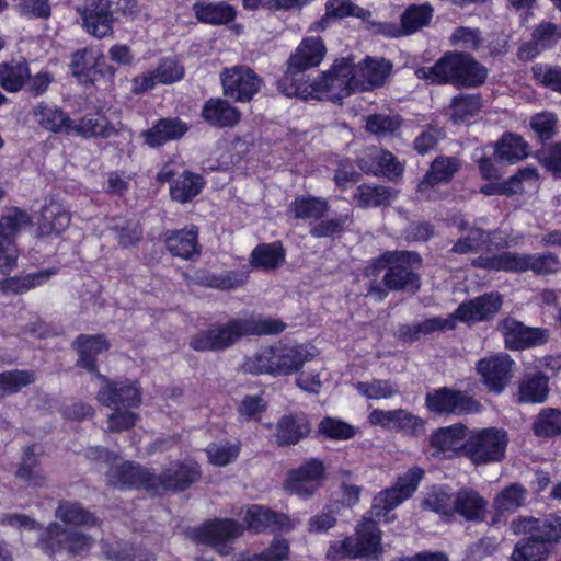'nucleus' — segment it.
I'll list each match as a JSON object with an SVG mask.
<instances>
[{"label": "nucleus", "mask_w": 561, "mask_h": 561, "mask_svg": "<svg viewBox=\"0 0 561 561\" xmlns=\"http://www.w3.org/2000/svg\"><path fill=\"white\" fill-rule=\"evenodd\" d=\"M423 476L424 470L414 467L399 477L394 486L379 492L374 497L369 512L370 518L358 525L354 536L341 541H332L327 551L328 559L336 561L344 558L355 559L378 553L380 551L381 531L377 522L373 518L378 520L385 518L391 510L411 497Z\"/></svg>", "instance_id": "obj_1"}, {"label": "nucleus", "mask_w": 561, "mask_h": 561, "mask_svg": "<svg viewBox=\"0 0 561 561\" xmlns=\"http://www.w3.org/2000/svg\"><path fill=\"white\" fill-rule=\"evenodd\" d=\"M416 78L432 84H454L458 87H478L488 77V69L466 53H448L432 67H420Z\"/></svg>", "instance_id": "obj_2"}, {"label": "nucleus", "mask_w": 561, "mask_h": 561, "mask_svg": "<svg viewBox=\"0 0 561 561\" xmlns=\"http://www.w3.org/2000/svg\"><path fill=\"white\" fill-rule=\"evenodd\" d=\"M325 53L327 48L321 37L304 38L287 61V69L277 83L278 90L286 96H305V72L319 66Z\"/></svg>", "instance_id": "obj_3"}, {"label": "nucleus", "mask_w": 561, "mask_h": 561, "mask_svg": "<svg viewBox=\"0 0 561 561\" xmlns=\"http://www.w3.org/2000/svg\"><path fill=\"white\" fill-rule=\"evenodd\" d=\"M379 263L387 266L382 282L389 290L412 293L419 290L421 279L417 271L422 259L416 252L388 251L381 255Z\"/></svg>", "instance_id": "obj_4"}, {"label": "nucleus", "mask_w": 561, "mask_h": 561, "mask_svg": "<svg viewBox=\"0 0 561 561\" xmlns=\"http://www.w3.org/2000/svg\"><path fill=\"white\" fill-rule=\"evenodd\" d=\"M507 432L488 427L472 431L466 439L465 454L477 466L500 462L505 457Z\"/></svg>", "instance_id": "obj_5"}, {"label": "nucleus", "mask_w": 561, "mask_h": 561, "mask_svg": "<svg viewBox=\"0 0 561 561\" xmlns=\"http://www.w3.org/2000/svg\"><path fill=\"white\" fill-rule=\"evenodd\" d=\"M32 225L31 215L19 207L7 208L0 218V272L10 273L16 265L19 251L15 237Z\"/></svg>", "instance_id": "obj_6"}, {"label": "nucleus", "mask_w": 561, "mask_h": 561, "mask_svg": "<svg viewBox=\"0 0 561 561\" xmlns=\"http://www.w3.org/2000/svg\"><path fill=\"white\" fill-rule=\"evenodd\" d=\"M312 91L327 93L333 102H340L351 93L357 92L353 84L352 58L336 59L331 69L312 83Z\"/></svg>", "instance_id": "obj_7"}, {"label": "nucleus", "mask_w": 561, "mask_h": 561, "mask_svg": "<svg viewBox=\"0 0 561 561\" xmlns=\"http://www.w3.org/2000/svg\"><path fill=\"white\" fill-rule=\"evenodd\" d=\"M93 539L77 530L67 529L58 523H50L39 538L41 548L48 554L66 550L78 554L91 548Z\"/></svg>", "instance_id": "obj_8"}, {"label": "nucleus", "mask_w": 561, "mask_h": 561, "mask_svg": "<svg viewBox=\"0 0 561 561\" xmlns=\"http://www.w3.org/2000/svg\"><path fill=\"white\" fill-rule=\"evenodd\" d=\"M325 479L327 470L323 461L312 458L288 472L285 488L299 497L308 499L318 492Z\"/></svg>", "instance_id": "obj_9"}, {"label": "nucleus", "mask_w": 561, "mask_h": 561, "mask_svg": "<svg viewBox=\"0 0 561 561\" xmlns=\"http://www.w3.org/2000/svg\"><path fill=\"white\" fill-rule=\"evenodd\" d=\"M425 407L436 414H471L481 410V404L460 390L447 387L426 393Z\"/></svg>", "instance_id": "obj_10"}, {"label": "nucleus", "mask_w": 561, "mask_h": 561, "mask_svg": "<svg viewBox=\"0 0 561 561\" xmlns=\"http://www.w3.org/2000/svg\"><path fill=\"white\" fill-rule=\"evenodd\" d=\"M224 94L238 102H249L256 94L263 80L249 67L234 66L225 69L221 75Z\"/></svg>", "instance_id": "obj_11"}, {"label": "nucleus", "mask_w": 561, "mask_h": 561, "mask_svg": "<svg viewBox=\"0 0 561 561\" xmlns=\"http://www.w3.org/2000/svg\"><path fill=\"white\" fill-rule=\"evenodd\" d=\"M85 32L96 38L112 36L114 33V14L111 0H84L77 8Z\"/></svg>", "instance_id": "obj_12"}, {"label": "nucleus", "mask_w": 561, "mask_h": 561, "mask_svg": "<svg viewBox=\"0 0 561 561\" xmlns=\"http://www.w3.org/2000/svg\"><path fill=\"white\" fill-rule=\"evenodd\" d=\"M96 377L103 381L98 392V401L111 409H134L141 403V392L137 381H112L101 374Z\"/></svg>", "instance_id": "obj_13"}, {"label": "nucleus", "mask_w": 561, "mask_h": 561, "mask_svg": "<svg viewBox=\"0 0 561 561\" xmlns=\"http://www.w3.org/2000/svg\"><path fill=\"white\" fill-rule=\"evenodd\" d=\"M243 337L239 319H232L225 324L211 325L209 329L195 334L190 346L199 352L222 351Z\"/></svg>", "instance_id": "obj_14"}, {"label": "nucleus", "mask_w": 561, "mask_h": 561, "mask_svg": "<svg viewBox=\"0 0 561 561\" xmlns=\"http://www.w3.org/2000/svg\"><path fill=\"white\" fill-rule=\"evenodd\" d=\"M514 365L515 362L508 354L497 353L481 358L476 368L486 388L499 394L511 381Z\"/></svg>", "instance_id": "obj_15"}, {"label": "nucleus", "mask_w": 561, "mask_h": 561, "mask_svg": "<svg viewBox=\"0 0 561 561\" xmlns=\"http://www.w3.org/2000/svg\"><path fill=\"white\" fill-rule=\"evenodd\" d=\"M243 529L244 528L233 519H215L195 529L194 538L199 542L216 548L220 554L225 556L230 552L228 541L240 537Z\"/></svg>", "instance_id": "obj_16"}, {"label": "nucleus", "mask_w": 561, "mask_h": 561, "mask_svg": "<svg viewBox=\"0 0 561 561\" xmlns=\"http://www.w3.org/2000/svg\"><path fill=\"white\" fill-rule=\"evenodd\" d=\"M497 328L502 332L505 347L508 350L535 347L545 344L548 340L547 330L526 327L513 318L503 319Z\"/></svg>", "instance_id": "obj_17"}, {"label": "nucleus", "mask_w": 561, "mask_h": 561, "mask_svg": "<svg viewBox=\"0 0 561 561\" xmlns=\"http://www.w3.org/2000/svg\"><path fill=\"white\" fill-rule=\"evenodd\" d=\"M502 304L503 299L499 293H488L460 304L454 312V318L466 323L490 321L499 312Z\"/></svg>", "instance_id": "obj_18"}, {"label": "nucleus", "mask_w": 561, "mask_h": 561, "mask_svg": "<svg viewBox=\"0 0 561 561\" xmlns=\"http://www.w3.org/2000/svg\"><path fill=\"white\" fill-rule=\"evenodd\" d=\"M391 69V62L383 58L367 57L357 65L352 59L353 84L357 91H370L385 83Z\"/></svg>", "instance_id": "obj_19"}, {"label": "nucleus", "mask_w": 561, "mask_h": 561, "mask_svg": "<svg viewBox=\"0 0 561 561\" xmlns=\"http://www.w3.org/2000/svg\"><path fill=\"white\" fill-rule=\"evenodd\" d=\"M461 162L456 157L439 156L431 163L424 178L417 185V193L422 198L434 199V187L442 183H448L459 171Z\"/></svg>", "instance_id": "obj_20"}, {"label": "nucleus", "mask_w": 561, "mask_h": 561, "mask_svg": "<svg viewBox=\"0 0 561 561\" xmlns=\"http://www.w3.org/2000/svg\"><path fill=\"white\" fill-rule=\"evenodd\" d=\"M511 529L515 535H526L527 531H535L537 537L551 545L561 540V516L552 514L541 518L518 516L512 520Z\"/></svg>", "instance_id": "obj_21"}, {"label": "nucleus", "mask_w": 561, "mask_h": 561, "mask_svg": "<svg viewBox=\"0 0 561 561\" xmlns=\"http://www.w3.org/2000/svg\"><path fill=\"white\" fill-rule=\"evenodd\" d=\"M152 473L130 461L112 463L106 472V482L117 489L144 488L152 490Z\"/></svg>", "instance_id": "obj_22"}, {"label": "nucleus", "mask_w": 561, "mask_h": 561, "mask_svg": "<svg viewBox=\"0 0 561 561\" xmlns=\"http://www.w3.org/2000/svg\"><path fill=\"white\" fill-rule=\"evenodd\" d=\"M199 470L195 463L176 462L172 463L160 476L152 474V490L163 488L164 490L182 491L191 486L198 478Z\"/></svg>", "instance_id": "obj_23"}, {"label": "nucleus", "mask_w": 561, "mask_h": 561, "mask_svg": "<svg viewBox=\"0 0 561 561\" xmlns=\"http://www.w3.org/2000/svg\"><path fill=\"white\" fill-rule=\"evenodd\" d=\"M531 272L536 276L554 275L561 272V262L552 252H513V273Z\"/></svg>", "instance_id": "obj_24"}, {"label": "nucleus", "mask_w": 561, "mask_h": 561, "mask_svg": "<svg viewBox=\"0 0 561 561\" xmlns=\"http://www.w3.org/2000/svg\"><path fill=\"white\" fill-rule=\"evenodd\" d=\"M311 433V423L304 413L284 414L275 425V439L278 446H293Z\"/></svg>", "instance_id": "obj_25"}, {"label": "nucleus", "mask_w": 561, "mask_h": 561, "mask_svg": "<svg viewBox=\"0 0 561 561\" xmlns=\"http://www.w3.org/2000/svg\"><path fill=\"white\" fill-rule=\"evenodd\" d=\"M358 167L365 173L374 175L397 176L403 171V167L397 161L396 157L387 150L376 147L369 148L358 159Z\"/></svg>", "instance_id": "obj_26"}, {"label": "nucleus", "mask_w": 561, "mask_h": 561, "mask_svg": "<svg viewBox=\"0 0 561 561\" xmlns=\"http://www.w3.org/2000/svg\"><path fill=\"white\" fill-rule=\"evenodd\" d=\"M468 436L467 427L461 423H456L436 430L430 436V445L435 448L437 453L451 457L460 450L465 451Z\"/></svg>", "instance_id": "obj_27"}, {"label": "nucleus", "mask_w": 561, "mask_h": 561, "mask_svg": "<svg viewBox=\"0 0 561 561\" xmlns=\"http://www.w3.org/2000/svg\"><path fill=\"white\" fill-rule=\"evenodd\" d=\"M164 242L173 256L184 260H192L201 252L198 228L194 225L185 229L167 231Z\"/></svg>", "instance_id": "obj_28"}, {"label": "nucleus", "mask_w": 561, "mask_h": 561, "mask_svg": "<svg viewBox=\"0 0 561 561\" xmlns=\"http://www.w3.org/2000/svg\"><path fill=\"white\" fill-rule=\"evenodd\" d=\"M275 375H291L310 359L311 354L304 345H273Z\"/></svg>", "instance_id": "obj_29"}, {"label": "nucleus", "mask_w": 561, "mask_h": 561, "mask_svg": "<svg viewBox=\"0 0 561 561\" xmlns=\"http://www.w3.org/2000/svg\"><path fill=\"white\" fill-rule=\"evenodd\" d=\"M454 514L468 522H481L485 517L488 501L474 489L461 488L454 493Z\"/></svg>", "instance_id": "obj_30"}, {"label": "nucleus", "mask_w": 561, "mask_h": 561, "mask_svg": "<svg viewBox=\"0 0 561 561\" xmlns=\"http://www.w3.org/2000/svg\"><path fill=\"white\" fill-rule=\"evenodd\" d=\"M244 522L249 529L255 531H262L271 527L289 531L296 527L287 515L275 513L260 505H252L247 508Z\"/></svg>", "instance_id": "obj_31"}, {"label": "nucleus", "mask_w": 561, "mask_h": 561, "mask_svg": "<svg viewBox=\"0 0 561 561\" xmlns=\"http://www.w3.org/2000/svg\"><path fill=\"white\" fill-rule=\"evenodd\" d=\"M68 128L69 135H76L82 138H110L117 133L107 117L100 113L87 114L78 122L71 119Z\"/></svg>", "instance_id": "obj_32"}, {"label": "nucleus", "mask_w": 561, "mask_h": 561, "mask_svg": "<svg viewBox=\"0 0 561 561\" xmlns=\"http://www.w3.org/2000/svg\"><path fill=\"white\" fill-rule=\"evenodd\" d=\"M202 117L215 127H233L239 123L241 113L228 101L216 98L205 102Z\"/></svg>", "instance_id": "obj_33"}, {"label": "nucleus", "mask_w": 561, "mask_h": 561, "mask_svg": "<svg viewBox=\"0 0 561 561\" xmlns=\"http://www.w3.org/2000/svg\"><path fill=\"white\" fill-rule=\"evenodd\" d=\"M187 129L186 124L179 118H162L150 129L142 131L141 136L148 146L154 148L181 138Z\"/></svg>", "instance_id": "obj_34"}, {"label": "nucleus", "mask_w": 561, "mask_h": 561, "mask_svg": "<svg viewBox=\"0 0 561 561\" xmlns=\"http://www.w3.org/2000/svg\"><path fill=\"white\" fill-rule=\"evenodd\" d=\"M79 353L78 365L89 373H96V356L106 352L108 342L103 335L80 334L75 341Z\"/></svg>", "instance_id": "obj_35"}, {"label": "nucleus", "mask_w": 561, "mask_h": 561, "mask_svg": "<svg viewBox=\"0 0 561 561\" xmlns=\"http://www.w3.org/2000/svg\"><path fill=\"white\" fill-rule=\"evenodd\" d=\"M70 225V214L60 204L50 202L43 206L38 219L41 236L59 234Z\"/></svg>", "instance_id": "obj_36"}, {"label": "nucleus", "mask_w": 561, "mask_h": 561, "mask_svg": "<svg viewBox=\"0 0 561 561\" xmlns=\"http://www.w3.org/2000/svg\"><path fill=\"white\" fill-rule=\"evenodd\" d=\"M549 394V378L542 373L527 374L518 385L520 403H543Z\"/></svg>", "instance_id": "obj_37"}, {"label": "nucleus", "mask_w": 561, "mask_h": 561, "mask_svg": "<svg viewBox=\"0 0 561 561\" xmlns=\"http://www.w3.org/2000/svg\"><path fill=\"white\" fill-rule=\"evenodd\" d=\"M195 18L206 24H227L234 20L236 9L226 1L207 2L201 1L193 5Z\"/></svg>", "instance_id": "obj_38"}, {"label": "nucleus", "mask_w": 561, "mask_h": 561, "mask_svg": "<svg viewBox=\"0 0 561 561\" xmlns=\"http://www.w3.org/2000/svg\"><path fill=\"white\" fill-rule=\"evenodd\" d=\"M434 14V9L430 3L411 4L400 16L401 31H393V35H412L423 27L427 26Z\"/></svg>", "instance_id": "obj_39"}, {"label": "nucleus", "mask_w": 561, "mask_h": 561, "mask_svg": "<svg viewBox=\"0 0 561 561\" xmlns=\"http://www.w3.org/2000/svg\"><path fill=\"white\" fill-rule=\"evenodd\" d=\"M33 116L43 128L69 135L68 125H70L71 118L61 108L39 103L34 107Z\"/></svg>", "instance_id": "obj_40"}, {"label": "nucleus", "mask_w": 561, "mask_h": 561, "mask_svg": "<svg viewBox=\"0 0 561 561\" xmlns=\"http://www.w3.org/2000/svg\"><path fill=\"white\" fill-rule=\"evenodd\" d=\"M529 537L516 543L512 554L513 561H545L550 552V545L536 536L535 531H527Z\"/></svg>", "instance_id": "obj_41"}, {"label": "nucleus", "mask_w": 561, "mask_h": 561, "mask_svg": "<svg viewBox=\"0 0 561 561\" xmlns=\"http://www.w3.org/2000/svg\"><path fill=\"white\" fill-rule=\"evenodd\" d=\"M55 515L67 525L84 527L99 525L98 517L78 502L61 501L56 508Z\"/></svg>", "instance_id": "obj_42"}, {"label": "nucleus", "mask_w": 561, "mask_h": 561, "mask_svg": "<svg viewBox=\"0 0 561 561\" xmlns=\"http://www.w3.org/2000/svg\"><path fill=\"white\" fill-rule=\"evenodd\" d=\"M204 187L203 179L193 172L184 171L170 184V195L173 201L187 203L197 196Z\"/></svg>", "instance_id": "obj_43"}, {"label": "nucleus", "mask_w": 561, "mask_h": 561, "mask_svg": "<svg viewBox=\"0 0 561 561\" xmlns=\"http://www.w3.org/2000/svg\"><path fill=\"white\" fill-rule=\"evenodd\" d=\"M397 196V193L388 186L383 185H359L355 193L354 199L362 208L380 207L390 204Z\"/></svg>", "instance_id": "obj_44"}, {"label": "nucleus", "mask_w": 561, "mask_h": 561, "mask_svg": "<svg viewBox=\"0 0 561 561\" xmlns=\"http://www.w3.org/2000/svg\"><path fill=\"white\" fill-rule=\"evenodd\" d=\"M494 156L499 161L515 163L528 156V145L519 135L508 133L496 142Z\"/></svg>", "instance_id": "obj_45"}, {"label": "nucleus", "mask_w": 561, "mask_h": 561, "mask_svg": "<svg viewBox=\"0 0 561 561\" xmlns=\"http://www.w3.org/2000/svg\"><path fill=\"white\" fill-rule=\"evenodd\" d=\"M538 178L537 170L535 168H525L519 170L516 174L512 175L507 181L503 183H491L483 185L480 191L484 195H513L523 191V181L536 182Z\"/></svg>", "instance_id": "obj_46"}, {"label": "nucleus", "mask_w": 561, "mask_h": 561, "mask_svg": "<svg viewBox=\"0 0 561 561\" xmlns=\"http://www.w3.org/2000/svg\"><path fill=\"white\" fill-rule=\"evenodd\" d=\"M285 260V250L280 242L263 243L253 249L251 265L259 270H275Z\"/></svg>", "instance_id": "obj_47"}, {"label": "nucleus", "mask_w": 561, "mask_h": 561, "mask_svg": "<svg viewBox=\"0 0 561 561\" xmlns=\"http://www.w3.org/2000/svg\"><path fill=\"white\" fill-rule=\"evenodd\" d=\"M30 78L28 65L25 60H11L0 64V85L8 92L21 90Z\"/></svg>", "instance_id": "obj_48"}, {"label": "nucleus", "mask_w": 561, "mask_h": 561, "mask_svg": "<svg viewBox=\"0 0 561 561\" xmlns=\"http://www.w3.org/2000/svg\"><path fill=\"white\" fill-rule=\"evenodd\" d=\"M239 320L243 337L250 335H275L286 329V324L280 319L271 317L252 314Z\"/></svg>", "instance_id": "obj_49"}, {"label": "nucleus", "mask_w": 561, "mask_h": 561, "mask_svg": "<svg viewBox=\"0 0 561 561\" xmlns=\"http://www.w3.org/2000/svg\"><path fill=\"white\" fill-rule=\"evenodd\" d=\"M329 209L330 206L327 199L314 196L297 197L289 207L295 218L305 220H319L324 217Z\"/></svg>", "instance_id": "obj_50"}, {"label": "nucleus", "mask_w": 561, "mask_h": 561, "mask_svg": "<svg viewBox=\"0 0 561 561\" xmlns=\"http://www.w3.org/2000/svg\"><path fill=\"white\" fill-rule=\"evenodd\" d=\"M528 492L519 483H512L504 488L494 499L493 505L496 512H515L526 504Z\"/></svg>", "instance_id": "obj_51"}, {"label": "nucleus", "mask_w": 561, "mask_h": 561, "mask_svg": "<svg viewBox=\"0 0 561 561\" xmlns=\"http://www.w3.org/2000/svg\"><path fill=\"white\" fill-rule=\"evenodd\" d=\"M353 222V214L351 209L339 214L332 218L319 220L310 227V234L314 238H327L335 234H341Z\"/></svg>", "instance_id": "obj_52"}, {"label": "nucleus", "mask_w": 561, "mask_h": 561, "mask_svg": "<svg viewBox=\"0 0 561 561\" xmlns=\"http://www.w3.org/2000/svg\"><path fill=\"white\" fill-rule=\"evenodd\" d=\"M533 431L539 437L561 435V409L545 408L536 416Z\"/></svg>", "instance_id": "obj_53"}, {"label": "nucleus", "mask_w": 561, "mask_h": 561, "mask_svg": "<svg viewBox=\"0 0 561 561\" xmlns=\"http://www.w3.org/2000/svg\"><path fill=\"white\" fill-rule=\"evenodd\" d=\"M247 276L236 271H227L218 274L204 273L197 276V283L202 286L219 290H231L241 286Z\"/></svg>", "instance_id": "obj_54"}, {"label": "nucleus", "mask_w": 561, "mask_h": 561, "mask_svg": "<svg viewBox=\"0 0 561 561\" xmlns=\"http://www.w3.org/2000/svg\"><path fill=\"white\" fill-rule=\"evenodd\" d=\"M481 108V98L478 94H460L450 103V119L460 124L474 116Z\"/></svg>", "instance_id": "obj_55"}, {"label": "nucleus", "mask_w": 561, "mask_h": 561, "mask_svg": "<svg viewBox=\"0 0 561 561\" xmlns=\"http://www.w3.org/2000/svg\"><path fill=\"white\" fill-rule=\"evenodd\" d=\"M422 506L444 517L454 515V494L444 488H433L425 495Z\"/></svg>", "instance_id": "obj_56"}, {"label": "nucleus", "mask_w": 561, "mask_h": 561, "mask_svg": "<svg viewBox=\"0 0 561 561\" xmlns=\"http://www.w3.org/2000/svg\"><path fill=\"white\" fill-rule=\"evenodd\" d=\"M366 130L377 137L392 135L401 126V117L394 113L371 114L365 117Z\"/></svg>", "instance_id": "obj_57"}, {"label": "nucleus", "mask_w": 561, "mask_h": 561, "mask_svg": "<svg viewBox=\"0 0 561 561\" xmlns=\"http://www.w3.org/2000/svg\"><path fill=\"white\" fill-rule=\"evenodd\" d=\"M273 346L264 347L247 357L242 364V370L247 374L275 375Z\"/></svg>", "instance_id": "obj_58"}, {"label": "nucleus", "mask_w": 561, "mask_h": 561, "mask_svg": "<svg viewBox=\"0 0 561 561\" xmlns=\"http://www.w3.org/2000/svg\"><path fill=\"white\" fill-rule=\"evenodd\" d=\"M35 381L34 373L30 370H10L0 374V398L19 392L22 388Z\"/></svg>", "instance_id": "obj_59"}, {"label": "nucleus", "mask_w": 561, "mask_h": 561, "mask_svg": "<svg viewBox=\"0 0 561 561\" xmlns=\"http://www.w3.org/2000/svg\"><path fill=\"white\" fill-rule=\"evenodd\" d=\"M339 512L340 503H329L322 511L308 519L307 530L312 534L327 533L336 525Z\"/></svg>", "instance_id": "obj_60"}, {"label": "nucleus", "mask_w": 561, "mask_h": 561, "mask_svg": "<svg viewBox=\"0 0 561 561\" xmlns=\"http://www.w3.org/2000/svg\"><path fill=\"white\" fill-rule=\"evenodd\" d=\"M355 427L335 417H324L318 426V434L329 439L347 440L355 436Z\"/></svg>", "instance_id": "obj_61"}, {"label": "nucleus", "mask_w": 561, "mask_h": 561, "mask_svg": "<svg viewBox=\"0 0 561 561\" xmlns=\"http://www.w3.org/2000/svg\"><path fill=\"white\" fill-rule=\"evenodd\" d=\"M357 391L367 399H388L399 393L396 383L390 380L373 379L371 381L356 383Z\"/></svg>", "instance_id": "obj_62"}, {"label": "nucleus", "mask_w": 561, "mask_h": 561, "mask_svg": "<svg viewBox=\"0 0 561 561\" xmlns=\"http://www.w3.org/2000/svg\"><path fill=\"white\" fill-rule=\"evenodd\" d=\"M325 14L336 19L355 16L368 20L371 16L370 11L354 4L351 0H329L325 3Z\"/></svg>", "instance_id": "obj_63"}, {"label": "nucleus", "mask_w": 561, "mask_h": 561, "mask_svg": "<svg viewBox=\"0 0 561 561\" xmlns=\"http://www.w3.org/2000/svg\"><path fill=\"white\" fill-rule=\"evenodd\" d=\"M16 477L32 486H37L43 483L44 478L38 469L33 446L26 447L22 462L16 471Z\"/></svg>", "instance_id": "obj_64"}]
</instances>
